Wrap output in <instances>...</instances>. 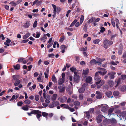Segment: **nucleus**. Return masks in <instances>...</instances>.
Returning <instances> with one entry per match:
<instances>
[{
    "label": "nucleus",
    "mask_w": 126,
    "mask_h": 126,
    "mask_svg": "<svg viewBox=\"0 0 126 126\" xmlns=\"http://www.w3.org/2000/svg\"><path fill=\"white\" fill-rule=\"evenodd\" d=\"M74 104L75 106H79L80 105V103L78 101H76L74 102Z\"/></svg>",
    "instance_id": "49530a36"
},
{
    "label": "nucleus",
    "mask_w": 126,
    "mask_h": 126,
    "mask_svg": "<svg viewBox=\"0 0 126 126\" xmlns=\"http://www.w3.org/2000/svg\"><path fill=\"white\" fill-rule=\"evenodd\" d=\"M126 115V111H123L120 113V115L122 117H125Z\"/></svg>",
    "instance_id": "7c9ffc66"
},
{
    "label": "nucleus",
    "mask_w": 126,
    "mask_h": 126,
    "mask_svg": "<svg viewBox=\"0 0 126 126\" xmlns=\"http://www.w3.org/2000/svg\"><path fill=\"white\" fill-rule=\"evenodd\" d=\"M84 16L83 15H81V17L80 19V23L81 24L83 22L84 20Z\"/></svg>",
    "instance_id": "c9c22d12"
},
{
    "label": "nucleus",
    "mask_w": 126,
    "mask_h": 126,
    "mask_svg": "<svg viewBox=\"0 0 126 126\" xmlns=\"http://www.w3.org/2000/svg\"><path fill=\"white\" fill-rule=\"evenodd\" d=\"M100 41V40L99 39H96L94 40L93 42L94 44H97Z\"/></svg>",
    "instance_id": "37998d69"
},
{
    "label": "nucleus",
    "mask_w": 126,
    "mask_h": 126,
    "mask_svg": "<svg viewBox=\"0 0 126 126\" xmlns=\"http://www.w3.org/2000/svg\"><path fill=\"white\" fill-rule=\"evenodd\" d=\"M31 102L30 100L28 99L26 100L24 102V103L26 104H29L31 103Z\"/></svg>",
    "instance_id": "ea45409f"
},
{
    "label": "nucleus",
    "mask_w": 126,
    "mask_h": 126,
    "mask_svg": "<svg viewBox=\"0 0 126 126\" xmlns=\"http://www.w3.org/2000/svg\"><path fill=\"white\" fill-rule=\"evenodd\" d=\"M121 90L122 91H126V86H123L121 88Z\"/></svg>",
    "instance_id": "c03bdc74"
},
{
    "label": "nucleus",
    "mask_w": 126,
    "mask_h": 126,
    "mask_svg": "<svg viewBox=\"0 0 126 126\" xmlns=\"http://www.w3.org/2000/svg\"><path fill=\"white\" fill-rule=\"evenodd\" d=\"M87 47H82L81 48V50L82 51H85L87 50Z\"/></svg>",
    "instance_id": "bf43d9fd"
},
{
    "label": "nucleus",
    "mask_w": 126,
    "mask_h": 126,
    "mask_svg": "<svg viewBox=\"0 0 126 126\" xmlns=\"http://www.w3.org/2000/svg\"><path fill=\"white\" fill-rule=\"evenodd\" d=\"M113 94L114 95L116 96H117L119 95V93L118 91H115L113 92Z\"/></svg>",
    "instance_id": "72a5a7b5"
},
{
    "label": "nucleus",
    "mask_w": 126,
    "mask_h": 126,
    "mask_svg": "<svg viewBox=\"0 0 126 126\" xmlns=\"http://www.w3.org/2000/svg\"><path fill=\"white\" fill-rule=\"evenodd\" d=\"M89 72V69H87L85 70H83V71L82 74L84 75V77H85V75H87Z\"/></svg>",
    "instance_id": "2eb2a0df"
},
{
    "label": "nucleus",
    "mask_w": 126,
    "mask_h": 126,
    "mask_svg": "<svg viewBox=\"0 0 126 126\" xmlns=\"http://www.w3.org/2000/svg\"><path fill=\"white\" fill-rule=\"evenodd\" d=\"M37 21L36 20L33 24V27L35 28L36 27L37 25Z\"/></svg>",
    "instance_id": "603ef678"
},
{
    "label": "nucleus",
    "mask_w": 126,
    "mask_h": 126,
    "mask_svg": "<svg viewBox=\"0 0 126 126\" xmlns=\"http://www.w3.org/2000/svg\"><path fill=\"white\" fill-rule=\"evenodd\" d=\"M109 119H105L103 121V124L105 125L109 124Z\"/></svg>",
    "instance_id": "5701e85b"
},
{
    "label": "nucleus",
    "mask_w": 126,
    "mask_h": 126,
    "mask_svg": "<svg viewBox=\"0 0 126 126\" xmlns=\"http://www.w3.org/2000/svg\"><path fill=\"white\" fill-rule=\"evenodd\" d=\"M92 78L91 77L89 76L87 77L86 79V82L87 83H89L90 84L92 83Z\"/></svg>",
    "instance_id": "423d86ee"
},
{
    "label": "nucleus",
    "mask_w": 126,
    "mask_h": 126,
    "mask_svg": "<svg viewBox=\"0 0 126 126\" xmlns=\"http://www.w3.org/2000/svg\"><path fill=\"white\" fill-rule=\"evenodd\" d=\"M103 117H104L105 118V117L103 116L102 115H99L96 118V120L98 123H99L101 122Z\"/></svg>",
    "instance_id": "20e7f679"
},
{
    "label": "nucleus",
    "mask_w": 126,
    "mask_h": 126,
    "mask_svg": "<svg viewBox=\"0 0 126 126\" xmlns=\"http://www.w3.org/2000/svg\"><path fill=\"white\" fill-rule=\"evenodd\" d=\"M28 107V106L26 105L25 106H23L21 109L27 111L29 110Z\"/></svg>",
    "instance_id": "bb28decb"
},
{
    "label": "nucleus",
    "mask_w": 126,
    "mask_h": 126,
    "mask_svg": "<svg viewBox=\"0 0 126 126\" xmlns=\"http://www.w3.org/2000/svg\"><path fill=\"white\" fill-rule=\"evenodd\" d=\"M52 6L53 7V8L54 9V10H53V13L55 14L56 13V10L57 9V7L56 5L54 4H52Z\"/></svg>",
    "instance_id": "79ce46f5"
},
{
    "label": "nucleus",
    "mask_w": 126,
    "mask_h": 126,
    "mask_svg": "<svg viewBox=\"0 0 126 126\" xmlns=\"http://www.w3.org/2000/svg\"><path fill=\"white\" fill-rule=\"evenodd\" d=\"M105 60V59H100L99 58H97V60L98 61H99V62H100L101 63V62L104 61Z\"/></svg>",
    "instance_id": "09e8293b"
},
{
    "label": "nucleus",
    "mask_w": 126,
    "mask_h": 126,
    "mask_svg": "<svg viewBox=\"0 0 126 126\" xmlns=\"http://www.w3.org/2000/svg\"><path fill=\"white\" fill-rule=\"evenodd\" d=\"M51 80L53 82H57V80L54 75V74L52 75L51 78Z\"/></svg>",
    "instance_id": "b1692460"
},
{
    "label": "nucleus",
    "mask_w": 126,
    "mask_h": 126,
    "mask_svg": "<svg viewBox=\"0 0 126 126\" xmlns=\"http://www.w3.org/2000/svg\"><path fill=\"white\" fill-rule=\"evenodd\" d=\"M115 74V72H111L108 73V75L110 76V78L111 79H113L114 78V75Z\"/></svg>",
    "instance_id": "39448f33"
},
{
    "label": "nucleus",
    "mask_w": 126,
    "mask_h": 126,
    "mask_svg": "<svg viewBox=\"0 0 126 126\" xmlns=\"http://www.w3.org/2000/svg\"><path fill=\"white\" fill-rule=\"evenodd\" d=\"M85 91V89L84 87L80 88L79 90V93H83Z\"/></svg>",
    "instance_id": "f704fd0d"
},
{
    "label": "nucleus",
    "mask_w": 126,
    "mask_h": 126,
    "mask_svg": "<svg viewBox=\"0 0 126 126\" xmlns=\"http://www.w3.org/2000/svg\"><path fill=\"white\" fill-rule=\"evenodd\" d=\"M95 19V18L94 17H92L88 21V23H91L92 22H94Z\"/></svg>",
    "instance_id": "a878e982"
},
{
    "label": "nucleus",
    "mask_w": 126,
    "mask_h": 126,
    "mask_svg": "<svg viewBox=\"0 0 126 126\" xmlns=\"http://www.w3.org/2000/svg\"><path fill=\"white\" fill-rule=\"evenodd\" d=\"M58 88L59 89V91L60 93L63 92L65 91L64 87H63L62 86H60L58 87Z\"/></svg>",
    "instance_id": "ddd939ff"
},
{
    "label": "nucleus",
    "mask_w": 126,
    "mask_h": 126,
    "mask_svg": "<svg viewBox=\"0 0 126 126\" xmlns=\"http://www.w3.org/2000/svg\"><path fill=\"white\" fill-rule=\"evenodd\" d=\"M96 93L97 94L96 96V98L97 99H100L102 97V94L101 93L99 92V91H97L96 92Z\"/></svg>",
    "instance_id": "1a4fd4ad"
},
{
    "label": "nucleus",
    "mask_w": 126,
    "mask_h": 126,
    "mask_svg": "<svg viewBox=\"0 0 126 126\" xmlns=\"http://www.w3.org/2000/svg\"><path fill=\"white\" fill-rule=\"evenodd\" d=\"M67 97L65 96H63L60 98V101L62 103L65 102L66 99Z\"/></svg>",
    "instance_id": "aec40b11"
},
{
    "label": "nucleus",
    "mask_w": 126,
    "mask_h": 126,
    "mask_svg": "<svg viewBox=\"0 0 126 126\" xmlns=\"http://www.w3.org/2000/svg\"><path fill=\"white\" fill-rule=\"evenodd\" d=\"M39 96L38 95H36L35 96V99L37 101L39 100Z\"/></svg>",
    "instance_id": "69168bd1"
},
{
    "label": "nucleus",
    "mask_w": 126,
    "mask_h": 126,
    "mask_svg": "<svg viewBox=\"0 0 126 126\" xmlns=\"http://www.w3.org/2000/svg\"><path fill=\"white\" fill-rule=\"evenodd\" d=\"M88 25L87 24L85 23L83 27V30L85 32H86L87 31V27Z\"/></svg>",
    "instance_id": "a19ab883"
},
{
    "label": "nucleus",
    "mask_w": 126,
    "mask_h": 126,
    "mask_svg": "<svg viewBox=\"0 0 126 126\" xmlns=\"http://www.w3.org/2000/svg\"><path fill=\"white\" fill-rule=\"evenodd\" d=\"M19 96L18 94H15L13 95L11 98L10 99V101H11L17 98Z\"/></svg>",
    "instance_id": "6ab92c4d"
},
{
    "label": "nucleus",
    "mask_w": 126,
    "mask_h": 126,
    "mask_svg": "<svg viewBox=\"0 0 126 126\" xmlns=\"http://www.w3.org/2000/svg\"><path fill=\"white\" fill-rule=\"evenodd\" d=\"M30 34L29 32L27 33L26 34L24 35L23 37L24 39H26L30 35Z\"/></svg>",
    "instance_id": "f3484780"
},
{
    "label": "nucleus",
    "mask_w": 126,
    "mask_h": 126,
    "mask_svg": "<svg viewBox=\"0 0 126 126\" xmlns=\"http://www.w3.org/2000/svg\"><path fill=\"white\" fill-rule=\"evenodd\" d=\"M104 69L103 68H101L100 70H102V71H98L96 73L94 79L95 82V84L96 85L99 84L100 81H101V78L99 76V75H104L107 72V71L106 70H105L104 71Z\"/></svg>",
    "instance_id": "f257e3e1"
},
{
    "label": "nucleus",
    "mask_w": 126,
    "mask_h": 126,
    "mask_svg": "<svg viewBox=\"0 0 126 126\" xmlns=\"http://www.w3.org/2000/svg\"><path fill=\"white\" fill-rule=\"evenodd\" d=\"M122 47H121L118 50L119 54H121L122 53Z\"/></svg>",
    "instance_id": "864d4df0"
},
{
    "label": "nucleus",
    "mask_w": 126,
    "mask_h": 126,
    "mask_svg": "<svg viewBox=\"0 0 126 126\" xmlns=\"http://www.w3.org/2000/svg\"><path fill=\"white\" fill-rule=\"evenodd\" d=\"M53 102L55 107L59 105V103L57 101H55Z\"/></svg>",
    "instance_id": "de8ad7c7"
},
{
    "label": "nucleus",
    "mask_w": 126,
    "mask_h": 126,
    "mask_svg": "<svg viewBox=\"0 0 126 126\" xmlns=\"http://www.w3.org/2000/svg\"><path fill=\"white\" fill-rule=\"evenodd\" d=\"M68 109L71 112H72L75 111L74 109L73 108H71L69 107Z\"/></svg>",
    "instance_id": "6e6d98bb"
},
{
    "label": "nucleus",
    "mask_w": 126,
    "mask_h": 126,
    "mask_svg": "<svg viewBox=\"0 0 126 126\" xmlns=\"http://www.w3.org/2000/svg\"><path fill=\"white\" fill-rule=\"evenodd\" d=\"M70 70L72 72H74L75 71H76L77 70L76 68L74 67H73L71 68H70Z\"/></svg>",
    "instance_id": "58836bf2"
},
{
    "label": "nucleus",
    "mask_w": 126,
    "mask_h": 126,
    "mask_svg": "<svg viewBox=\"0 0 126 126\" xmlns=\"http://www.w3.org/2000/svg\"><path fill=\"white\" fill-rule=\"evenodd\" d=\"M108 110V107L107 106H102L101 108V110L104 112H105Z\"/></svg>",
    "instance_id": "f8f14e48"
},
{
    "label": "nucleus",
    "mask_w": 126,
    "mask_h": 126,
    "mask_svg": "<svg viewBox=\"0 0 126 126\" xmlns=\"http://www.w3.org/2000/svg\"><path fill=\"white\" fill-rule=\"evenodd\" d=\"M77 21V19H75L74 20L71 24L69 27H72L74 25Z\"/></svg>",
    "instance_id": "c756f323"
},
{
    "label": "nucleus",
    "mask_w": 126,
    "mask_h": 126,
    "mask_svg": "<svg viewBox=\"0 0 126 126\" xmlns=\"http://www.w3.org/2000/svg\"><path fill=\"white\" fill-rule=\"evenodd\" d=\"M64 80L61 78H60L58 81V84L59 85L62 84L63 83Z\"/></svg>",
    "instance_id": "412c9836"
},
{
    "label": "nucleus",
    "mask_w": 126,
    "mask_h": 126,
    "mask_svg": "<svg viewBox=\"0 0 126 126\" xmlns=\"http://www.w3.org/2000/svg\"><path fill=\"white\" fill-rule=\"evenodd\" d=\"M109 121L111 123H115L117 122L116 120L114 118H112L110 120L109 119Z\"/></svg>",
    "instance_id": "473e14b6"
},
{
    "label": "nucleus",
    "mask_w": 126,
    "mask_h": 126,
    "mask_svg": "<svg viewBox=\"0 0 126 126\" xmlns=\"http://www.w3.org/2000/svg\"><path fill=\"white\" fill-rule=\"evenodd\" d=\"M57 95L56 94H54L53 95L52 97V100H55L56 98Z\"/></svg>",
    "instance_id": "e433bc0d"
},
{
    "label": "nucleus",
    "mask_w": 126,
    "mask_h": 126,
    "mask_svg": "<svg viewBox=\"0 0 126 126\" xmlns=\"http://www.w3.org/2000/svg\"><path fill=\"white\" fill-rule=\"evenodd\" d=\"M69 107V106L68 105L64 104L63 108H65L68 109Z\"/></svg>",
    "instance_id": "338daca9"
},
{
    "label": "nucleus",
    "mask_w": 126,
    "mask_h": 126,
    "mask_svg": "<svg viewBox=\"0 0 126 126\" xmlns=\"http://www.w3.org/2000/svg\"><path fill=\"white\" fill-rule=\"evenodd\" d=\"M36 37H35L37 38H39L40 35V32H36Z\"/></svg>",
    "instance_id": "3c124183"
},
{
    "label": "nucleus",
    "mask_w": 126,
    "mask_h": 126,
    "mask_svg": "<svg viewBox=\"0 0 126 126\" xmlns=\"http://www.w3.org/2000/svg\"><path fill=\"white\" fill-rule=\"evenodd\" d=\"M103 43L104 47L106 49H107L109 46L112 44L113 42L111 41H109L107 39H105L104 40Z\"/></svg>",
    "instance_id": "f03ea898"
},
{
    "label": "nucleus",
    "mask_w": 126,
    "mask_h": 126,
    "mask_svg": "<svg viewBox=\"0 0 126 126\" xmlns=\"http://www.w3.org/2000/svg\"><path fill=\"white\" fill-rule=\"evenodd\" d=\"M29 40L28 39H27L26 40H22L21 41V43H25L27 42Z\"/></svg>",
    "instance_id": "4d7b16f0"
},
{
    "label": "nucleus",
    "mask_w": 126,
    "mask_h": 126,
    "mask_svg": "<svg viewBox=\"0 0 126 126\" xmlns=\"http://www.w3.org/2000/svg\"><path fill=\"white\" fill-rule=\"evenodd\" d=\"M105 83V81L104 80H102L100 81L99 83V84L97 85V88H100L101 86L102 85Z\"/></svg>",
    "instance_id": "9d476101"
},
{
    "label": "nucleus",
    "mask_w": 126,
    "mask_h": 126,
    "mask_svg": "<svg viewBox=\"0 0 126 126\" xmlns=\"http://www.w3.org/2000/svg\"><path fill=\"white\" fill-rule=\"evenodd\" d=\"M36 110H32L30 113L27 112V113L29 116H31L32 114H37L38 113V111H36Z\"/></svg>",
    "instance_id": "9b49d317"
},
{
    "label": "nucleus",
    "mask_w": 126,
    "mask_h": 126,
    "mask_svg": "<svg viewBox=\"0 0 126 126\" xmlns=\"http://www.w3.org/2000/svg\"><path fill=\"white\" fill-rule=\"evenodd\" d=\"M84 116L87 119H89L90 117V114L89 111L84 112Z\"/></svg>",
    "instance_id": "0eeeda50"
},
{
    "label": "nucleus",
    "mask_w": 126,
    "mask_h": 126,
    "mask_svg": "<svg viewBox=\"0 0 126 126\" xmlns=\"http://www.w3.org/2000/svg\"><path fill=\"white\" fill-rule=\"evenodd\" d=\"M20 80L18 79H16V81L14 83V85L15 86H17L20 83Z\"/></svg>",
    "instance_id": "a211bd4d"
},
{
    "label": "nucleus",
    "mask_w": 126,
    "mask_h": 126,
    "mask_svg": "<svg viewBox=\"0 0 126 126\" xmlns=\"http://www.w3.org/2000/svg\"><path fill=\"white\" fill-rule=\"evenodd\" d=\"M9 4H12V5L14 6H16L17 5L16 3L14 1H12L11 2L9 3Z\"/></svg>",
    "instance_id": "e2e57ef3"
},
{
    "label": "nucleus",
    "mask_w": 126,
    "mask_h": 126,
    "mask_svg": "<svg viewBox=\"0 0 126 126\" xmlns=\"http://www.w3.org/2000/svg\"><path fill=\"white\" fill-rule=\"evenodd\" d=\"M79 78V75H74V79L75 81H77L78 80Z\"/></svg>",
    "instance_id": "4be33fe9"
},
{
    "label": "nucleus",
    "mask_w": 126,
    "mask_h": 126,
    "mask_svg": "<svg viewBox=\"0 0 126 126\" xmlns=\"http://www.w3.org/2000/svg\"><path fill=\"white\" fill-rule=\"evenodd\" d=\"M47 38V37L45 34L43 35V36L41 38V40L42 41L44 39H46Z\"/></svg>",
    "instance_id": "8fccbe9b"
},
{
    "label": "nucleus",
    "mask_w": 126,
    "mask_h": 126,
    "mask_svg": "<svg viewBox=\"0 0 126 126\" xmlns=\"http://www.w3.org/2000/svg\"><path fill=\"white\" fill-rule=\"evenodd\" d=\"M90 64L91 65H94V64H98V65L101 64V63L99 61H97L94 59H93L91 60L90 63Z\"/></svg>",
    "instance_id": "7ed1b4c3"
},
{
    "label": "nucleus",
    "mask_w": 126,
    "mask_h": 126,
    "mask_svg": "<svg viewBox=\"0 0 126 126\" xmlns=\"http://www.w3.org/2000/svg\"><path fill=\"white\" fill-rule=\"evenodd\" d=\"M100 28L101 29V30H100V32H103L105 30V29L103 27H101Z\"/></svg>",
    "instance_id": "0e129e2a"
},
{
    "label": "nucleus",
    "mask_w": 126,
    "mask_h": 126,
    "mask_svg": "<svg viewBox=\"0 0 126 126\" xmlns=\"http://www.w3.org/2000/svg\"><path fill=\"white\" fill-rule=\"evenodd\" d=\"M42 115L43 116L45 117L46 118L47 120V116L48 115L47 113L45 112H43Z\"/></svg>",
    "instance_id": "2f4dec72"
},
{
    "label": "nucleus",
    "mask_w": 126,
    "mask_h": 126,
    "mask_svg": "<svg viewBox=\"0 0 126 126\" xmlns=\"http://www.w3.org/2000/svg\"><path fill=\"white\" fill-rule=\"evenodd\" d=\"M66 48V46L64 45H62L60 46V48L62 50L61 51L62 52L64 53L65 52V49Z\"/></svg>",
    "instance_id": "4468645a"
},
{
    "label": "nucleus",
    "mask_w": 126,
    "mask_h": 126,
    "mask_svg": "<svg viewBox=\"0 0 126 126\" xmlns=\"http://www.w3.org/2000/svg\"><path fill=\"white\" fill-rule=\"evenodd\" d=\"M13 66L15 69L16 70L19 69H20V65L19 64H17L16 66L15 65H13Z\"/></svg>",
    "instance_id": "cd10ccee"
},
{
    "label": "nucleus",
    "mask_w": 126,
    "mask_h": 126,
    "mask_svg": "<svg viewBox=\"0 0 126 126\" xmlns=\"http://www.w3.org/2000/svg\"><path fill=\"white\" fill-rule=\"evenodd\" d=\"M108 85L111 87H112L114 84V82L113 81L109 80L108 81Z\"/></svg>",
    "instance_id": "393cba45"
},
{
    "label": "nucleus",
    "mask_w": 126,
    "mask_h": 126,
    "mask_svg": "<svg viewBox=\"0 0 126 126\" xmlns=\"http://www.w3.org/2000/svg\"><path fill=\"white\" fill-rule=\"evenodd\" d=\"M121 78L122 79L124 80L126 78V75H122L121 76Z\"/></svg>",
    "instance_id": "5fc2aeb1"
},
{
    "label": "nucleus",
    "mask_w": 126,
    "mask_h": 126,
    "mask_svg": "<svg viewBox=\"0 0 126 126\" xmlns=\"http://www.w3.org/2000/svg\"><path fill=\"white\" fill-rule=\"evenodd\" d=\"M36 110L38 111H37L38 113L37 114H37V115H36V116L37 117V119L39 120V121H40V117L41 116H42V115L41 114V112L38 110Z\"/></svg>",
    "instance_id": "6e6552de"
},
{
    "label": "nucleus",
    "mask_w": 126,
    "mask_h": 126,
    "mask_svg": "<svg viewBox=\"0 0 126 126\" xmlns=\"http://www.w3.org/2000/svg\"><path fill=\"white\" fill-rule=\"evenodd\" d=\"M89 111L90 112V113H92L94 112V109L93 108H90L89 109Z\"/></svg>",
    "instance_id": "774afa93"
},
{
    "label": "nucleus",
    "mask_w": 126,
    "mask_h": 126,
    "mask_svg": "<svg viewBox=\"0 0 126 126\" xmlns=\"http://www.w3.org/2000/svg\"><path fill=\"white\" fill-rule=\"evenodd\" d=\"M114 109L113 108H110L108 111V115L110 116L111 114H113L112 112L114 110Z\"/></svg>",
    "instance_id": "dca6fc26"
},
{
    "label": "nucleus",
    "mask_w": 126,
    "mask_h": 126,
    "mask_svg": "<svg viewBox=\"0 0 126 126\" xmlns=\"http://www.w3.org/2000/svg\"><path fill=\"white\" fill-rule=\"evenodd\" d=\"M24 60V58H20L18 59V61L19 62H21L22 61Z\"/></svg>",
    "instance_id": "680f3d73"
},
{
    "label": "nucleus",
    "mask_w": 126,
    "mask_h": 126,
    "mask_svg": "<svg viewBox=\"0 0 126 126\" xmlns=\"http://www.w3.org/2000/svg\"><path fill=\"white\" fill-rule=\"evenodd\" d=\"M30 25V24L29 22H27L24 24L23 26L25 28H28Z\"/></svg>",
    "instance_id": "c85d7f7f"
},
{
    "label": "nucleus",
    "mask_w": 126,
    "mask_h": 126,
    "mask_svg": "<svg viewBox=\"0 0 126 126\" xmlns=\"http://www.w3.org/2000/svg\"><path fill=\"white\" fill-rule=\"evenodd\" d=\"M48 107L50 108H53L55 107L53 102L49 105Z\"/></svg>",
    "instance_id": "a18cd8bd"
},
{
    "label": "nucleus",
    "mask_w": 126,
    "mask_h": 126,
    "mask_svg": "<svg viewBox=\"0 0 126 126\" xmlns=\"http://www.w3.org/2000/svg\"><path fill=\"white\" fill-rule=\"evenodd\" d=\"M112 94V92L110 91H107L106 93V94L107 96L109 97H110V96Z\"/></svg>",
    "instance_id": "4c0bfd02"
},
{
    "label": "nucleus",
    "mask_w": 126,
    "mask_h": 126,
    "mask_svg": "<svg viewBox=\"0 0 126 126\" xmlns=\"http://www.w3.org/2000/svg\"><path fill=\"white\" fill-rule=\"evenodd\" d=\"M111 24L113 27H115V24L113 19H111Z\"/></svg>",
    "instance_id": "13d9d810"
},
{
    "label": "nucleus",
    "mask_w": 126,
    "mask_h": 126,
    "mask_svg": "<svg viewBox=\"0 0 126 126\" xmlns=\"http://www.w3.org/2000/svg\"><path fill=\"white\" fill-rule=\"evenodd\" d=\"M23 104V102L22 101L18 102L17 103V105L18 106H20Z\"/></svg>",
    "instance_id": "052dcab7"
}]
</instances>
